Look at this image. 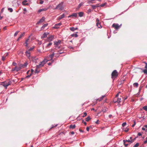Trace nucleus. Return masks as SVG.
<instances>
[{
  "label": "nucleus",
  "mask_w": 147,
  "mask_h": 147,
  "mask_svg": "<svg viewBox=\"0 0 147 147\" xmlns=\"http://www.w3.org/2000/svg\"><path fill=\"white\" fill-rule=\"evenodd\" d=\"M16 70L17 71H18L17 69V66H16L15 68H13L12 69V71H15Z\"/></svg>",
  "instance_id": "c85d7f7f"
},
{
  "label": "nucleus",
  "mask_w": 147,
  "mask_h": 147,
  "mask_svg": "<svg viewBox=\"0 0 147 147\" xmlns=\"http://www.w3.org/2000/svg\"><path fill=\"white\" fill-rule=\"evenodd\" d=\"M83 4V3H80L78 6V8H79L80 7L82 6Z\"/></svg>",
  "instance_id": "f704fd0d"
},
{
  "label": "nucleus",
  "mask_w": 147,
  "mask_h": 147,
  "mask_svg": "<svg viewBox=\"0 0 147 147\" xmlns=\"http://www.w3.org/2000/svg\"><path fill=\"white\" fill-rule=\"evenodd\" d=\"M99 120H97V121L95 122V123L96 124H98L99 123Z\"/></svg>",
  "instance_id": "680f3d73"
},
{
  "label": "nucleus",
  "mask_w": 147,
  "mask_h": 147,
  "mask_svg": "<svg viewBox=\"0 0 147 147\" xmlns=\"http://www.w3.org/2000/svg\"><path fill=\"white\" fill-rule=\"evenodd\" d=\"M86 129V130L88 131H89V127H87Z\"/></svg>",
  "instance_id": "338daca9"
},
{
  "label": "nucleus",
  "mask_w": 147,
  "mask_h": 147,
  "mask_svg": "<svg viewBox=\"0 0 147 147\" xmlns=\"http://www.w3.org/2000/svg\"><path fill=\"white\" fill-rule=\"evenodd\" d=\"M90 6H91L92 7V9H96V6L95 5H91Z\"/></svg>",
  "instance_id": "c9c22d12"
},
{
  "label": "nucleus",
  "mask_w": 147,
  "mask_h": 147,
  "mask_svg": "<svg viewBox=\"0 0 147 147\" xmlns=\"http://www.w3.org/2000/svg\"><path fill=\"white\" fill-rule=\"evenodd\" d=\"M142 109L144 110L147 111V106H144L142 107Z\"/></svg>",
  "instance_id": "473e14b6"
},
{
  "label": "nucleus",
  "mask_w": 147,
  "mask_h": 147,
  "mask_svg": "<svg viewBox=\"0 0 147 147\" xmlns=\"http://www.w3.org/2000/svg\"><path fill=\"white\" fill-rule=\"evenodd\" d=\"M121 98H115L113 101L115 103L117 102L119 103L121 102Z\"/></svg>",
  "instance_id": "6e6552de"
},
{
  "label": "nucleus",
  "mask_w": 147,
  "mask_h": 147,
  "mask_svg": "<svg viewBox=\"0 0 147 147\" xmlns=\"http://www.w3.org/2000/svg\"><path fill=\"white\" fill-rule=\"evenodd\" d=\"M105 97V95L102 96L100 98L98 99H97V100L100 102L102 100L103 98H104Z\"/></svg>",
  "instance_id": "412c9836"
},
{
  "label": "nucleus",
  "mask_w": 147,
  "mask_h": 147,
  "mask_svg": "<svg viewBox=\"0 0 147 147\" xmlns=\"http://www.w3.org/2000/svg\"><path fill=\"white\" fill-rule=\"evenodd\" d=\"M61 41L59 40L58 41H54V45H55V47L56 48L59 49L60 48V47L59 46V45L61 44Z\"/></svg>",
  "instance_id": "423d86ee"
},
{
  "label": "nucleus",
  "mask_w": 147,
  "mask_h": 147,
  "mask_svg": "<svg viewBox=\"0 0 147 147\" xmlns=\"http://www.w3.org/2000/svg\"><path fill=\"white\" fill-rule=\"evenodd\" d=\"M31 75V74H30V75H28L27 76H26V78H29Z\"/></svg>",
  "instance_id": "5fc2aeb1"
},
{
  "label": "nucleus",
  "mask_w": 147,
  "mask_h": 147,
  "mask_svg": "<svg viewBox=\"0 0 147 147\" xmlns=\"http://www.w3.org/2000/svg\"><path fill=\"white\" fill-rule=\"evenodd\" d=\"M112 26L114 28L116 29H118L119 27V26L118 24H113Z\"/></svg>",
  "instance_id": "9d476101"
},
{
  "label": "nucleus",
  "mask_w": 147,
  "mask_h": 147,
  "mask_svg": "<svg viewBox=\"0 0 147 147\" xmlns=\"http://www.w3.org/2000/svg\"><path fill=\"white\" fill-rule=\"evenodd\" d=\"M129 129H128V128H127V129H126L125 130V131L126 132H127L128 131H129Z\"/></svg>",
  "instance_id": "bf43d9fd"
},
{
  "label": "nucleus",
  "mask_w": 147,
  "mask_h": 147,
  "mask_svg": "<svg viewBox=\"0 0 147 147\" xmlns=\"http://www.w3.org/2000/svg\"><path fill=\"white\" fill-rule=\"evenodd\" d=\"M77 16V14L76 13H73L71 15L69 16H68V17H70L71 16H74L76 17Z\"/></svg>",
  "instance_id": "b1692460"
},
{
  "label": "nucleus",
  "mask_w": 147,
  "mask_h": 147,
  "mask_svg": "<svg viewBox=\"0 0 147 147\" xmlns=\"http://www.w3.org/2000/svg\"><path fill=\"white\" fill-rule=\"evenodd\" d=\"M134 86L136 87H138V84L137 83H135L133 84Z\"/></svg>",
  "instance_id": "72a5a7b5"
},
{
  "label": "nucleus",
  "mask_w": 147,
  "mask_h": 147,
  "mask_svg": "<svg viewBox=\"0 0 147 147\" xmlns=\"http://www.w3.org/2000/svg\"><path fill=\"white\" fill-rule=\"evenodd\" d=\"M24 68L23 67L22 64H19V66L18 67L17 66V69L18 71L19 70H20L21 69Z\"/></svg>",
  "instance_id": "f8f14e48"
},
{
  "label": "nucleus",
  "mask_w": 147,
  "mask_h": 147,
  "mask_svg": "<svg viewBox=\"0 0 147 147\" xmlns=\"http://www.w3.org/2000/svg\"><path fill=\"white\" fill-rule=\"evenodd\" d=\"M45 18L43 17L37 23V24H41L45 21Z\"/></svg>",
  "instance_id": "ddd939ff"
},
{
  "label": "nucleus",
  "mask_w": 147,
  "mask_h": 147,
  "mask_svg": "<svg viewBox=\"0 0 147 147\" xmlns=\"http://www.w3.org/2000/svg\"><path fill=\"white\" fill-rule=\"evenodd\" d=\"M27 1L26 0H25L23 1L22 3L23 4V5H25V3Z\"/></svg>",
  "instance_id": "8fccbe9b"
},
{
  "label": "nucleus",
  "mask_w": 147,
  "mask_h": 147,
  "mask_svg": "<svg viewBox=\"0 0 147 147\" xmlns=\"http://www.w3.org/2000/svg\"><path fill=\"white\" fill-rule=\"evenodd\" d=\"M62 25V24L61 23H58L57 24H55V25L57 26H60Z\"/></svg>",
  "instance_id": "a18cd8bd"
},
{
  "label": "nucleus",
  "mask_w": 147,
  "mask_h": 147,
  "mask_svg": "<svg viewBox=\"0 0 147 147\" xmlns=\"http://www.w3.org/2000/svg\"><path fill=\"white\" fill-rule=\"evenodd\" d=\"M38 68H37V66H36V68L35 71V73H38V72H39V70H38Z\"/></svg>",
  "instance_id": "c756f323"
},
{
  "label": "nucleus",
  "mask_w": 147,
  "mask_h": 147,
  "mask_svg": "<svg viewBox=\"0 0 147 147\" xmlns=\"http://www.w3.org/2000/svg\"><path fill=\"white\" fill-rule=\"evenodd\" d=\"M48 25V24L47 23L44 24L42 27V28H43L47 26Z\"/></svg>",
  "instance_id": "e433bc0d"
},
{
  "label": "nucleus",
  "mask_w": 147,
  "mask_h": 147,
  "mask_svg": "<svg viewBox=\"0 0 147 147\" xmlns=\"http://www.w3.org/2000/svg\"><path fill=\"white\" fill-rule=\"evenodd\" d=\"M118 75V74L116 70H114L111 74V78L112 79H115L117 78Z\"/></svg>",
  "instance_id": "f03ea898"
},
{
  "label": "nucleus",
  "mask_w": 147,
  "mask_h": 147,
  "mask_svg": "<svg viewBox=\"0 0 147 147\" xmlns=\"http://www.w3.org/2000/svg\"><path fill=\"white\" fill-rule=\"evenodd\" d=\"M61 51H58V53L57 54V55H55V57H58L60 54H62L63 52H61Z\"/></svg>",
  "instance_id": "aec40b11"
},
{
  "label": "nucleus",
  "mask_w": 147,
  "mask_h": 147,
  "mask_svg": "<svg viewBox=\"0 0 147 147\" xmlns=\"http://www.w3.org/2000/svg\"><path fill=\"white\" fill-rule=\"evenodd\" d=\"M78 28H74V27H71L70 28V30L74 32L75 30L78 29Z\"/></svg>",
  "instance_id": "6ab92c4d"
},
{
  "label": "nucleus",
  "mask_w": 147,
  "mask_h": 147,
  "mask_svg": "<svg viewBox=\"0 0 147 147\" xmlns=\"http://www.w3.org/2000/svg\"><path fill=\"white\" fill-rule=\"evenodd\" d=\"M83 14L84 13L82 12H80L78 13L80 17H82L83 15Z\"/></svg>",
  "instance_id": "cd10ccee"
},
{
  "label": "nucleus",
  "mask_w": 147,
  "mask_h": 147,
  "mask_svg": "<svg viewBox=\"0 0 147 147\" xmlns=\"http://www.w3.org/2000/svg\"><path fill=\"white\" fill-rule=\"evenodd\" d=\"M87 115V113L86 112H84V115H82V117H84L86 116Z\"/></svg>",
  "instance_id": "ea45409f"
},
{
  "label": "nucleus",
  "mask_w": 147,
  "mask_h": 147,
  "mask_svg": "<svg viewBox=\"0 0 147 147\" xmlns=\"http://www.w3.org/2000/svg\"><path fill=\"white\" fill-rule=\"evenodd\" d=\"M134 141V140H123V143H125V142H129L130 143H132Z\"/></svg>",
  "instance_id": "f3484780"
},
{
  "label": "nucleus",
  "mask_w": 147,
  "mask_h": 147,
  "mask_svg": "<svg viewBox=\"0 0 147 147\" xmlns=\"http://www.w3.org/2000/svg\"><path fill=\"white\" fill-rule=\"evenodd\" d=\"M54 28L56 29H58L59 28V27L55 25V26L54 27Z\"/></svg>",
  "instance_id": "49530a36"
},
{
  "label": "nucleus",
  "mask_w": 147,
  "mask_h": 147,
  "mask_svg": "<svg viewBox=\"0 0 147 147\" xmlns=\"http://www.w3.org/2000/svg\"><path fill=\"white\" fill-rule=\"evenodd\" d=\"M143 71L144 74H147V69H145L143 70Z\"/></svg>",
  "instance_id": "a19ab883"
},
{
  "label": "nucleus",
  "mask_w": 147,
  "mask_h": 147,
  "mask_svg": "<svg viewBox=\"0 0 147 147\" xmlns=\"http://www.w3.org/2000/svg\"><path fill=\"white\" fill-rule=\"evenodd\" d=\"M2 83L3 84V85L6 88L8 86L10 85L11 84V82L10 81H5L2 82Z\"/></svg>",
  "instance_id": "7ed1b4c3"
},
{
  "label": "nucleus",
  "mask_w": 147,
  "mask_h": 147,
  "mask_svg": "<svg viewBox=\"0 0 147 147\" xmlns=\"http://www.w3.org/2000/svg\"><path fill=\"white\" fill-rule=\"evenodd\" d=\"M2 60L3 61H4L5 59V57L3 56L2 58Z\"/></svg>",
  "instance_id": "de8ad7c7"
},
{
  "label": "nucleus",
  "mask_w": 147,
  "mask_h": 147,
  "mask_svg": "<svg viewBox=\"0 0 147 147\" xmlns=\"http://www.w3.org/2000/svg\"><path fill=\"white\" fill-rule=\"evenodd\" d=\"M134 124L132 125V127H134L136 124V122L135 121H134Z\"/></svg>",
  "instance_id": "37998d69"
},
{
  "label": "nucleus",
  "mask_w": 147,
  "mask_h": 147,
  "mask_svg": "<svg viewBox=\"0 0 147 147\" xmlns=\"http://www.w3.org/2000/svg\"><path fill=\"white\" fill-rule=\"evenodd\" d=\"M125 143L126 142L124 143V144L125 146H127L128 145V144H126Z\"/></svg>",
  "instance_id": "4d7b16f0"
},
{
  "label": "nucleus",
  "mask_w": 147,
  "mask_h": 147,
  "mask_svg": "<svg viewBox=\"0 0 147 147\" xmlns=\"http://www.w3.org/2000/svg\"><path fill=\"white\" fill-rule=\"evenodd\" d=\"M96 26L99 28H102L101 26L99 23V20L98 18H97L96 20Z\"/></svg>",
  "instance_id": "1a4fd4ad"
},
{
  "label": "nucleus",
  "mask_w": 147,
  "mask_h": 147,
  "mask_svg": "<svg viewBox=\"0 0 147 147\" xmlns=\"http://www.w3.org/2000/svg\"><path fill=\"white\" fill-rule=\"evenodd\" d=\"M79 130L80 132H84V131L82 130L81 129H79Z\"/></svg>",
  "instance_id": "13d9d810"
},
{
  "label": "nucleus",
  "mask_w": 147,
  "mask_h": 147,
  "mask_svg": "<svg viewBox=\"0 0 147 147\" xmlns=\"http://www.w3.org/2000/svg\"><path fill=\"white\" fill-rule=\"evenodd\" d=\"M76 127L75 125L74 124V125H71L69 126V128H70L74 129Z\"/></svg>",
  "instance_id": "393cba45"
},
{
  "label": "nucleus",
  "mask_w": 147,
  "mask_h": 147,
  "mask_svg": "<svg viewBox=\"0 0 147 147\" xmlns=\"http://www.w3.org/2000/svg\"><path fill=\"white\" fill-rule=\"evenodd\" d=\"M31 74H32V73L34 71V70L33 69H31Z\"/></svg>",
  "instance_id": "052dcab7"
},
{
  "label": "nucleus",
  "mask_w": 147,
  "mask_h": 147,
  "mask_svg": "<svg viewBox=\"0 0 147 147\" xmlns=\"http://www.w3.org/2000/svg\"><path fill=\"white\" fill-rule=\"evenodd\" d=\"M118 95H119V93H118L116 95V96L115 97V98H118Z\"/></svg>",
  "instance_id": "0e129e2a"
},
{
  "label": "nucleus",
  "mask_w": 147,
  "mask_h": 147,
  "mask_svg": "<svg viewBox=\"0 0 147 147\" xmlns=\"http://www.w3.org/2000/svg\"><path fill=\"white\" fill-rule=\"evenodd\" d=\"M94 0H90L88 1L87 3L88 4L94 3H95V2H94Z\"/></svg>",
  "instance_id": "4be33fe9"
},
{
  "label": "nucleus",
  "mask_w": 147,
  "mask_h": 147,
  "mask_svg": "<svg viewBox=\"0 0 147 147\" xmlns=\"http://www.w3.org/2000/svg\"><path fill=\"white\" fill-rule=\"evenodd\" d=\"M30 36L29 37L28 39H27L25 42V44H26L25 46L26 47H28V45L30 44V41L29 38Z\"/></svg>",
  "instance_id": "9b49d317"
},
{
  "label": "nucleus",
  "mask_w": 147,
  "mask_h": 147,
  "mask_svg": "<svg viewBox=\"0 0 147 147\" xmlns=\"http://www.w3.org/2000/svg\"><path fill=\"white\" fill-rule=\"evenodd\" d=\"M28 64L27 62H25L24 64H22L23 67L24 68L26 67L27 66Z\"/></svg>",
  "instance_id": "bb28decb"
},
{
  "label": "nucleus",
  "mask_w": 147,
  "mask_h": 147,
  "mask_svg": "<svg viewBox=\"0 0 147 147\" xmlns=\"http://www.w3.org/2000/svg\"><path fill=\"white\" fill-rule=\"evenodd\" d=\"M43 3V1H40V4H42Z\"/></svg>",
  "instance_id": "e2e57ef3"
},
{
  "label": "nucleus",
  "mask_w": 147,
  "mask_h": 147,
  "mask_svg": "<svg viewBox=\"0 0 147 147\" xmlns=\"http://www.w3.org/2000/svg\"><path fill=\"white\" fill-rule=\"evenodd\" d=\"M63 2H62L61 3L58 4V5L56 7L55 9H58L60 10H63Z\"/></svg>",
  "instance_id": "39448f33"
},
{
  "label": "nucleus",
  "mask_w": 147,
  "mask_h": 147,
  "mask_svg": "<svg viewBox=\"0 0 147 147\" xmlns=\"http://www.w3.org/2000/svg\"><path fill=\"white\" fill-rule=\"evenodd\" d=\"M8 10L9 11L11 12H12L13 11L12 9L10 8H8Z\"/></svg>",
  "instance_id": "58836bf2"
},
{
  "label": "nucleus",
  "mask_w": 147,
  "mask_h": 147,
  "mask_svg": "<svg viewBox=\"0 0 147 147\" xmlns=\"http://www.w3.org/2000/svg\"><path fill=\"white\" fill-rule=\"evenodd\" d=\"M49 34V32L44 33V34L42 35V36L41 38H44L46 37L47 36V35H48Z\"/></svg>",
  "instance_id": "4468645a"
},
{
  "label": "nucleus",
  "mask_w": 147,
  "mask_h": 147,
  "mask_svg": "<svg viewBox=\"0 0 147 147\" xmlns=\"http://www.w3.org/2000/svg\"><path fill=\"white\" fill-rule=\"evenodd\" d=\"M55 54V53H54L53 52V54L50 55L49 56H48L47 58V59H47V60L49 61L50 60H52V62H53L54 61V60L53 59V58L54 57V55Z\"/></svg>",
  "instance_id": "20e7f679"
},
{
  "label": "nucleus",
  "mask_w": 147,
  "mask_h": 147,
  "mask_svg": "<svg viewBox=\"0 0 147 147\" xmlns=\"http://www.w3.org/2000/svg\"><path fill=\"white\" fill-rule=\"evenodd\" d=\"M71 36L72 37L74 36L75 37H76L78 36V35L77 34H71Z\"/></svg>",
  "instance_id": "7c9ffc66"
},
{
  "label": "nucleus",
  "mask_w": 147,
  "mask_h": 147,
  "mask_svg": "<svg viewBox=\"0 0 147 147\" xmlns=\"http://www.w3.org/2000/svg\"><path fill=\"white\" fill-rule=\"evenodd\" d=\"M139 146V144L138 143H137L133 146V147H138Z\"/></svg>",
  "instance_id": "4c0bfd02"
},
{
  "label": "nucleus",
  "mask_w": 147,
  "mask_h": 147,
  "mask_svg": "<svg viewBox=\"0 0 147 147\" xmlns=\"http://www.w3.org/2000/svg\"><path fill=\"white\" fill-rule=\"evenodd\" d=\"M48 60H47L46 59H45L42 62L40 63V64L36 66L37 68H40L42 67L47 62Z\"/></svg>",
  "instance_id": "f257e3e1"
},
{
  "label": "nucleus",
  "mask_w": 147,
  "mask_h": 147,
  "mask_svg": "<svg viewBox=\"0 0 147 147\" xmlns=\"http://www.w3.org/2000/svg\"><path fill=\"white\" fill-rule=\"evenodd\" d=\"M52 45V43L50 42L47 45L46 47L47 48H49Z\"/></svg>",
  "instance_id": "5701e85b"
},
{
  "label": "nucleus",
  "mask_w": 147,
  "mask_h": 147,
  "mask_svg": "<svg viewBox=\"0 0 147 147\" xmlns=\"http://www.w3.org/2000/svg\"><path fill=\"white\" fill-rule=\"evenodd\" d=\"M26 53L28 57L30 56V52L29 51L27 50L26 52Z\"/></svg>",
  "instance_id": "a211bd4d"
},
{
  "label": "nucleus",
  "mask_w": 147,
  "mask_h": 147,
  "mask_svg": "<svg viewBox=\"0 0 147 147\" xmlns=\"http://www.w3.org/2000/svg\"><path fill=\"white\" fill-rule=\"evenodd\" d=\"M33 49L34 48H30L28 50V51H32Z\"/></svg>",
  "instance_id": "6e6d98bb"
},
{
  "label": "nucleus",
  "mask_w": 147,
  "mask_h": 147,
  "mask_svg": "<svg viewBox=\"0 0 147 147\" xmlns=\"http://www.w3.org/2000/svg\"><path fill=\"white\" fill-rule=\"evenodd\" d=\"M24 35H25L24 32L23 33H22V34H21L20 35V36L19 37V38H21Z\"/></svg>",
  "instance_id": "2f4dec72"
},
{
  "label": "nucleus",
  "mask_w": 147,
  "mask_h": 147,
  "mask_svg": "<svg viewBox=\"0 0 147 147\" xmlns=\"http://www.w3.org/2000/svg\"><path fill=\"white\" fill-rule=\"evenodd\" d=\"M95 5L96 6V7H100V5L99 4H97Z\"/></svg>",
  "instance_id": "864d4df0"
},
{
  "label": "nucleus",
  "mask_w": 147,
  "mask_h": 147,
  "mask_svg": "<svg viewBox=\"0 0 147 147\" xmlns=\"http://www.w3.org/2000/svg\"><path fill=\"white\" fill-rule=\"evenodd\" d=\"M106 4V3H104L100 5V7H102L104 6Z\"/></svg>",
  "instance_id": "c03bdc74"
},
{
  "label": "nucleus",
  "mask_w": 147,
  "mask_h": 147,
  "mask_svg": "<svg viewBox=\"0 0 147 147\" xmlns=\"http://www.w3.org/2000/svg\"><path fill=\"white\" fill-rule=\"evenodd\" d=\"M65 14H63L59 16L58 18L57 19L58 20H60L61 19L63 18H64L65 17Z\"/></svg>",
  "instance_id": "2eb2a0df"
},
{
  "label": "nucleus",
  "mask_w": 147,
  "mask_h": 147,
  "mask_svg": "<svg viewBox=\"0 0 147 147\" xmlns=\"http://www.w3.org/2000/svg\"><path fill=\"white\" fill-rule=\"evenodd\" d=\"M126 124V123L125 122L123 123L122 124V126L123 127L125 126Z\"/></svg>",
  "instance_id": "09e8293b"
},
{
  "label": "nucleus",
  "mask_w": 147,
  "mask_h": 147,
  "mask_svg": "<svg viewBox=\"0 0 147 147\" xmlns=\"http://www.w3.org/2000/svg\"><path fill=\"white\" fill-rule=\"evenodd\" d=\"M47 9L48 8H44L42 9H40L38 10V13H40L41 11H46L47 10Z\"/></svg>",
  "instance_id": "dca6fc26"
},
{
  "label": "nucleus",
  "mask_w": 147,
  "mask_h": 147,
  "mask_svg": "<svg viewBox=\"0 0 147 147\" xmlns=\"http://www.w3.org/2000/svg\"><path fill=\"white\" fill-rule=\"evenodd\" d=\"M107 111V109H106V108H105V109H103L102 110V111L103 112V113H105V112H106Z\"/></svg>",
  "instance_id": "3c124183"
},
{
  "label": "nucleus",
  "mask_w": 147,
  "mask_h": 147,
  "mask_svg": "<svg viewBox=\"0 0 147 147\" xmlns=\"http://www.w3.org/2000/svg\"><path fill=\"white\" fill-rule=\"evenodd\" d=\"M91 119V118L89 116H88L86 118L85 120L87 121H88Z\"/></svg>",
  "instance_id": "a878e982"
},
{
  "label": "nucleus",
  "mask_w": 147,
  "mask_h": 147,
  "mask_svg": "<svg viewBox=\"0 0 147 147\" xmlns=\"http://www.w3.org/2000/svg\"><path fill=\"white\" fill-rule=\"evenodd\" d=\"M12 65L14 66H15L16 67V63L14 62H13L12 63Z\"/></svg>",
  "instance_id": "603ef678"
},
{
  "label": "nucleus",
  "mask_w": 147,
  "mask_h": 147,
  "mask_svg": "<svg viewBox=\"0 0 147 147\" xmlns=\"http://www.w3.org/2000/svg\"><path fill=\"white\" fill-rule=\"evenodd\" d=\"M138 135L139 136H141L142 135V134L140 133L139 132L138 133Z\"/></svg>",
  "instance_id": "69168bd1"
},
{
  "label": "nucleus",
  "mask_w": 147,
  "mask_h": 147,
  "mask_svg": "<svg viewBox=\"0 0 147 147\" xmlns=\"http://www.w3.org/2000/svg\"><path fill=\"white\" fill-rule=\"evenodd\" d=\"M19 31H16L15 33L14 34V36H16L17 34H18V33L19 32Z\"/></svg>",
  "instance_id": "79ce46f5"
},
{
  "label": "nucleus",
  "mask_w": 147,
  "mask_h": 147,
  "mask_svg": "<svg viewBox=\"0 0 147 147\" xmlns=\"http://www.w3.org/2000/svg\"><path fill=\"white\" fill-rule=\"evenodd\" d=\"M54 38V36L52 35H49L48 37L47 40L48 42H51L52 41Z\"/></svg>",
  "instance_id": "0eeeda50"
},
{
  "label": "nucleus",
  "mask_w": 147,
  "mask_h": 147,
  "mask_svg": "<svg viewBox=\"0 0 147 147\" xmlns=\"http://www.w3.org/2000/svg\"><path fill=\"white\" fill-rule=\"evenodd\" d=\"M145 68H146V69H147V63H146V65L145 67Z\"/></svg>",
  "instance_id": "774afa93"
}]
</instances>
